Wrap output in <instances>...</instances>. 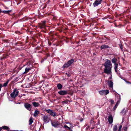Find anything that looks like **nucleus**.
<instances>
[{"mask_svg": "<svg viewBox=\"0 0 131 131\" xmlns=\"http://www.w3.org/2000/svg\"><path fill=\"white\" fill-rule=\"evenodd\" d=\"M39 113V112L37 110H35L34 113V116H37Z\"/></svg>", "mask_w": 131, "mask_h": 131, "instance_id": "obj_19", "label": "nucleus"}, {"mask_svg": "<svg viewBox=\"0 0 131 131\" xmlns=\"http://www.w3.org/2000/svg\"><path fill=\"white\" fill-rule=\"evenodd\" d=\"M64 128H68L69 130H71V131H72V130H71V129L69 127H68V126H67V125H64Z\"/></svg>", "mask_w": 131, "mask_h": 131, "instance_id": "obj_26", "label": "nucleus"}, {"mask_svg": "<svg viewBox=\"0 0 131 131\" xmlns=\"http://www.w3.org/2000/svg\"><path fill=\"white\" fill-rule=\"evenodd\" d=\"M66 74L67 75V76L68 77H69L70 76V75L69 74H67V73H66Z\"/></svg>", "mask_w": 131, "mask_h": 131, "instance_id": "obj_35", "label": "nucleus"}, {"mask_svg": "<svg viewBox=\"0 0 131 131\" xmlns=\"http://www.w3.org/2000/svg\"><path fill=\"white\" fill-rule=\"evenodd\" d=\"M63 103H65L66 102L65 101H64L62 102Z\"/></svg>", "mask_w": 131, "mask_h": 131, "instance_id": "obj_40", "label": "nucleus"}, {"mask_svg": "<svg viewBox=\"0 0 131 131\" xmlns=\"http://www.w3.org/2000/svg\"><path fill=\"white\" fill-rule=\"evenodd\" d=\"M112 61L114 64L116 63L117 61V59L116 58H113L112 60Z\"/></svg>", "mask_w": 131, "mask_h": 131, "instance_id": "obj_22", "label": "nucleus"}, {"mask_svg": "<svg viewBox=\"0 0 131 131\" xmlns=\"http://www.w3.org/2000/svg\"><path fill=\"white\" fill-rule=\"evenodd\" d=\"M57 87L58 89L60 90L62 88V86L61 84L59 83L57 84Z\"/></svg>", "mask_w": 131, "mask_h": 131, "instance_id": "obj_17", "label": "nucleus"}, {"mask_svg": "<svg viewBox=\"0 0 131 131\" xmlns=\"http://www.w3.org/2000/svg\"><path fill=\"white\" fill-rule=\"evenodd\" d=\"M46 22V21H42L41 23H39V27L40 28H44L45 27V24Z\"/></svg>", "mask_w": 131, "mask_h": 131, "instance_id": "obj_9", "label": "nucleus"}, {"mask_svg": "<svg viewBox=\"0 0 131 131\" xmlns=\"http://www.w3.org/2000/svg\"><path fill=\"white\" fill-rule=\"evenodd\" d=\"M51 124L52 126L54 127H58L59 125V123L57 121L52 122Z\"/></svg>", "mask_w": 131, "mask_h": 131, "instance_id": "obj_8", "label": "nucleus"}, {"mask_svg": "<svg viewBox=\"0 0 131 131\" xmlns=\"http://www.w3.org/2000/svg\"><path fill=\"white\" fill-rule=\"evenodd\" d=\"M6 131H10L9 130H7Z\"/></svg>", "mask_w": 131, "mask_h": 131, "instance_id": "obj_42", "label": "nucleus"}, {"mask_svg": "<svg viewBox=\"0 0 131 131\" xmlns=\"http://www.w3.org/2000/svg\"><path fill=\"white\" fill-rule=\"evenodd\" d=\"M102 1L103 0H96L93 4L94 6L96 7L98 6L101 3Z\"/></svg>", "mask_w": 131, "mask_h": 131, "instance_id": "obj_4", "label": "nucleus"}, {"mask_svg": "<svg viewBox=\"0 0 131 131\" xmlns=\"http://www.w3.org/2000/svg\"><path fill=\"white\" fill-rule=\"evenodd\" d=\"M1 11H2V10H1V9L0 8V13L1 12Z\"/></svg>", "mask_w": 131, "mask_h": 131, "instance_id": "obj_39", "label": "nucleus"}, {"mask_svg": "<svg viewBox=\"0 0 131 131\" xmlns=\"http://www.w3.org/2000/svg\"><path fill=\"white\" fill-rule=\"evenodd\" d=\"M120 99H119L116 104H117L118 105V104L120 102Z\"/></svg>", "mask_w": 131, "mask_h": 131, "instance_id": "obj_33", "label": "nucleus"}, {"mask_svg": "<svg viewBox=\"0 0 131 131\" xmlns=\"http://www.w3.org/2000/svg\"><path fill=\"white\" fill-rule=\"evenodd\" d=\"M122 127V125H120L119 127V128L118 129V131H121V129Z\"/></svg>", "mask_w": 131, "mask_h": 131, "instance_id": "obj_29", "label": "nucleus"}, {"mask_svg": "<svg viewBox=\"0 0 131 131\" xmlns=\"http://www.w3.org/2000/svg\"><path fill=\"white\" fill-rule=\"evenodd\" d=\"M123 111H122L121 112V113H122Z\"/></svg>", "mask_w": 131, "mask_h": 131, "instance_id": "obj_41", "label": "nucleus"}, {"mask_svg": "<svg viewBox=\"0 0 131 131\" xmlns=\"http://www.w3.org/2000/svg\"><path fill=\"white\" fill-rule=\"evenodd\" d=\"M109 91L108 90H103L100 91L99 93L101 95H106L108 94Z\"/></svg>", "mask_w": 131, "mask_h": 131, "instance_id": "obj_5", "label": "nucleus"}, {"mask_svg": "<svg viewBox=\"0 0 131 131\" xmlns=\"http://www.w3.org/2000/svg\"><path fill=\"white\" fill-rule=\"evenodd\" d=\"M43 119L45 123H48L49 122V118L47 115H45L43 117Z\"/></svg>", "mask_w": 131, "mask_h": 131, "instance_id": "obj_7", "label": "nucleus"}, {"mask_svg": "<svg viewBox=\"0 0 131 131\" xmlns=\"http://www.w3.org/2000/svg\"><path fill=\"white\" fill-rule=\"evenodd\" d=\"M119 46L121 50L123 51V47L122 45L121 44H119Z\"/></svg>", "mask_w": 131, "mask_h": 131, "instance_id": "obj_30", "label": "nucleus"}, {"mask_svg": "<svg viewBox=\"0 0 131 131\" xmlns=\"http://www.w3.org/2000/svg\"><path fill=\"white\" fill-rule=\"evenodd\" d=\"M113 131H117L118 129L117 126L116 125H114L113 127Z\"/></svg>", "mask_w": 131, "mask_h": 131, "instance_id": "obj_18", "label": "nucleus"}, {"mask_svg": "<svg viewBox=\"0 0 131 131\" xmlns=\"http://www.w3.org/2000/svg\"><path fill=\"white\" fill-rule=\"evenodd\" d=\"M19 91L16 88L13 90V92L10 94V96L12 98H15L18 94Z\"/></svg>", "mask_w": 131, "mask_h": 131, "instance_id": "obj_2", "label": "nucleus"}, {"mask_svg": "<svg viewBox=\"0 0 131 131\" xmlns=\"http://www.w3.org/2000/svg\"><path fill=\"white\" fill-rule=\"evenodd\" d=\"M11 12V10H3L1 11V12L5 14H9L10 12Z\"/></svg>", "mask_w": 131, "mask_h": 131, "instance_id": "obj_16", "label": "nucleus"}, {"mask_svg": "<svg viewBox=\"0 0 131 131\" xmlns=\"http://www.w3.org/2000/svg\"><path fill=\"white\" fill-rule=\"evenodd\" d=\"M3 86L0 83V88H2V87Z\"/></svg>", "mask_w": 131, "mask_h": 131, "instance_id": "obj_34", "label": "nucleus"}, {"mask_svg": "<svg viewBox=\"0 0 131 131\" xmlns=\"http://www.w3.org/2000/svg\"><path fill=\"white\" fill-rule=\"evenodd\" d=\"M110 101L111 102V105H112V104H113L114 103V101L112 100V99H110Z\"/></svg>", "mask_w": 131, "mask_h": 131, "instance_id": "obj_27", "label": "nucleus"}, {"mask_svg": "<svg viewBox=\"0 0 131 131\" xmlns=\"http://www.w3.org/2000/svg\"><path fill=\"white\" fill-rule=\"evenodd\" d=\"M68 91L66 90H61L58 92V94L61 95H66L68 94Z\"/></svg>", "mask_w": 131, "mask_h": 131, "instance_id": "obj_10", "label": "nucleus"}, {"mask_svg": "<svg viewBox=\"0 0 131 131\" xmlns=\"http://www.w3.org/2000/svg\"><path fill=\"white\" fill-rule=\"evenodd\" d=\"M118 105L117 104H116L115 105V106H114V107H113V109L114 110H115L116 108L117 107V106H118Z\"/></svg>", "mask_w": 131, "mask_h": 131, "instance_id": "obj_31", "label": "nucleus"}, {"mask_svg": "<svg viewBox=\"0 0 131 131\" xmlns=\"http://www.w3.org/2000/svg\"><path fill=\"white\" fill-rule=\"evenodd\" d=\"M127 128V126H125L123 128L124 130L125 131H126Z\"/></svg>", "mask_w": 131, "mask_h": 131, "instance_id": "obj_32", "label": "nucleus"}, {"mask_svg": "<svg viewBox=\"0 0 131 131\" xmlns=\"http://www.w3.org/2000/svg\"><path fill=\"white\" fill-rule=\"evenodd\" d=\"M107 84L110 88H113V82L112 81H108Z\"/></svg>", "mask_w": 131, "mask_h": 131, "instance_id": "obj_12", "label": "nucleus"}, {"mask_svg": "<svg viewBox=\"0 0 131 131\" xmlns=\"http://www.w3.org/2000/svg\"><path fill=\"white\" fill-rule=\"evenodd\" d=\"M115 65V66L114 67V69L115 70L116 72L117 71V69L118 67V64L116 63L115 64H114Z\"/></svg>", "mask_w": 131, "mask_h": 131, "instance_id": "obj_25", "label": "nucleus"}, {"mask_svg": "<svg viewBox=\"0 0 131 131\" xmlns=\"http://www.w3.org/2000/svg\"><path fill=\"white\" fill-rule=\"evenodd\" d=\"M108 122L110 124H112L113 121V118L112 115H110L108 116Z\"/></svg>", "mask_w": 131, "mask_h": 131, "instance_id": "obj_11", "label": "nucleus"}, {"mask_svg": "<svg viewBox=\"0 0 131 131\" xmlns=\"http://www.w3.org/2000/svg\"><path fill=\"white\" fill-rule=\"evenodd\" d=\"M46 111L47 113L51 114L52 113V112L53 111L50 109H48L46 110Z\"/></svg>", "mask_w": 131, "mask_h": 131, "instance_id": "obj_21", "label": "nucleus"}, {"mask_svg": "<svg viewBox=\"0 0 131 131\" xmlns=\"http://www.w3.org/2000/svg\"><path fill=\"white\" fill-rule=\"evenodd\" d=\"M31 69V68H25V72L23 73V74H25L28 72Z\"/></svg>", "mask_w": 131, "mask_h": 131, "instance_id": "obj_15", "label": "nucleus"}, {"mask_svg": "<svg viewBox=\"0 0 131 131\" xmlns=\"http://www.w3.org/2000/svg\"><path fill=\"white\" fill-rule=\"evenodd\" d=\"M33 119L31 117L30 118V119L29 120V124L30 125L32 124V123H33Z\"/></svg>", "mask_w": 131, "mask_h": 131, "instance_id": "obj_20", "label": "nucleus"}, {"mask_svg": "<svg viewBox=\"0 0 131 131\" xmlns=\"http://www.w3.org/2000/svg\"><path fill=\"white\" fill-rule=\"evenodd\" d=\"M9 81V80H8L5 83H4L3 84V86L4 87H5L7 85Z\"/></svg>", "mask_w": 131, "mask_h": 131, "instance_id": "obj_24", "label": "nucleus"}, {"mask_svg": "<svg viewBox=\"0 0 131 131\" xmlns=\"http://www.w3.org/2000/svg\"><path fill=\"white\" fill-rule=\"evenodd\" d=\"M74 59H71L67 63H65L62 67L63 68H67L71 64L74 62Z\"/></svg>", "mask_w": 131, "mask_h": 131, "instance_id": "obj_3", "label": "nucleus"}, {"mask_svg": "<svg viewBox=\"0 0 131 131\" xmlns=\"http://www.w3.org/2000/svg\"><path fill=\"white\" fill-rule=\"evenodd\" d=\"M32 104L35 107H37L40 106V105L38 102H33L32 103Z\"/></svg>", "mask_w": 131, "mask_h": 131, "instance_id": "obj_14", "label": "nucleus"}, {"mask_svg": "<svg viewBox=\"0 0 131 131\" xmlns=\"http://www.w3.org/2000/svg\"><path fill=\"white\" fill-rule=\"evenodd\" d=\"M105 68L104 69V72L107 74H111V68L112 67L111 61L108 59L106 60L104 64Z\"/></svg>", "mask_w": 131, "mask_h": 131, "instance_id": "obj_1", "label": "nucleus"}, {"mask_svg": "<svg viewBox=\"0 0 131 131\" xmlns=\"http://www.w3.org/2000/svg\"><path fill=\"white\" fill-rule=\"evenodd\" d=\"M51 115L53 117L55 116H56V114L55 113V112H54L53 111L52 112V113L51 114Z\"/></svg>", "mask_w": 131, "mask_h": 131, "instance_id": "obj_28", "label": "nucleus"}, {"mask_svg": "<svg viewBox=\"0 0 131 131\" xmlns=\"http://www.w3.org/2000/svg\"><path fill=\"white\" fill-rule=\"evenodd\" d=\"M70 127H71V128H72L73 127V125L72 124V125L70 126Z\"/></svg>", "mask_w": 131, "mask_h": 131, "instance_id": "obj_36", "label": "nucleus"}, {"mask_svg": "<svg viewBox=\"0 0 131 131\" xmlns=\"http://www.w3.org/2000/svg\"><path fill=\"white\" fill-rule=\"evenodd\" d=\"M109 48L108 45H102L101 47V49L102 50L105 48Z\"/></svg>", "mask_w": 131, "mask_h": 131, "instance_id": "obj_13", "label": "nucleus"}, {"mask_svg": "<svg viewBox=\"0 0 131 131\" xmlns=\"http://www.w3.org/2000/svg\"><path fill=\"white\" fill-rule=\"evenodd\" d=\"M24 106L25 108L28 110H30L31 108V106L29 104L26 103H25Z\"/></svg>", "mask_w": 131, "mask_h": 131, "instance_id": "obj_6", "label": "nucleus"}, {"mask_svg": "<svg viewBox=\"0 0 131 131\" xmlns=\"http://www.w3.org/2000/svg\"><path fill=\"white\" fill-rule=\"evenodd\" d=\"M66 124H70L71 125V124H70V123L69 122H67V123H66Z\"/></svg>", "mask_w": 131, "mask_h": 131, "instance_id": "obj_38", "label": "nucleus"}, {"mask_svg": "<svg viewBox=\"0 0 131 131\" xmlns=\"http://www.w3.org/2000/svg\"><path fill=\"white\" fill-rule=\"evenodd\" d=\"M3 129L5 130H9V128L8 127L6 126H2Z\"/></svg>", "mask_w": 131, "mask_h": 131, "instance_id": "obj_23", "label": "nucleus"}, {"mask_svg": "<svg viewBox=\"0 0 131 131\" xmlns=\"http://www.w3.org/2000/svg\"><path fill=\"white\" fill-rule=\"evenodd\" d=\"M2 129H3L2 127H0V131H1Z\"/></svg>", "mask_w": 131, "mask_h": 131, "instance_id": "obj_37", "label": "nucleus"}]
</instances>
